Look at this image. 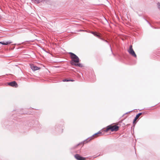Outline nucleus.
I'll use <instances>...</instances> for the list:
<instances>
[{
	"mask_svg": "<svg viewBox=\"0 0 160 160\" xmlns=\"http://www.w3.org/2000/svg\"><path fill=\"white\" fill-rule=\"evenodd\" d=\"M119 128V127L116 125H109L106 128L99 131L98 132L95 133L92 136L86 140V141H87L86 142H88L90 141L93 139L95 137L102 135L104 134V132H107L109 130H111L112 132H116L118 130Z\"/></svg>",
	"mask_w": 160,
	"mask_h": 160,
	"instance_id": "nucleus-1",
	"label": "nucleus"
},
{
	"mask_svg": "<svg viewBox=\"0 0 160 160\" xmlns=\"http://www.w3.org/2000/svg\"><path fill=\"white\" fill-rule=\"evenodd\" d=\"M68 54L70 55V57L71 59L70 61V63L71 65L72 62L75 63V62L78 63L79 62V59L76 55L72 52H69Z\"/></svg>",
	"mask_w": 160,
	"mask_h": 160,
	"instance_id": "nucleus-2",
	"label": "nucleus"
},
{
	"mask_svg": "<svg viewBox=\"0 0 160 160\" xmlns=\"http://www.w3.org/2000/svg\"><path fill=\"white\" fill-rule=\"evenodd\" d=\"M128 51L129 53L133 57L135 58L137 57V55L132 49V45L130 46L129 49L128 50Z\"/></svg>",
	"mask_w": 160,
	"mask_h": 160,
	"instance_id": "nucleus-3",
	"label": "nucleus"
},
{
	"mask_svg": "<svg viewBox=\"0 0 160 160\" xmlns=\"http://www.w3.org/2000/svg\"><path fill=\"white\" fill-rule=\"evenodd\" d=\"M8 85L11 86L15 88H17L18 86L17 83L15 81H13L12 82L8 83Z\"/></svg>",
	"mask_w": 160,
	"mask_h": 160,
	"instance_id": "nucleus-4",
	"label": "nucleus"
},
{
	"mask_svg": "<svg viewBox=\"0 0 160 160\" xmlns=\"http://www.w3.org/2000/svg\"><path fill=\"white\" fill-rule=\"evenodd\" d=\"M74 157L78 160H85L86 158L80 156L78 154H76L74 155Z\"/></svg>",
	"mask_w": 160,
	"mask_h": 160,
	"instance_id": "nucleus-5",
	"label": "nucleus"
},
{
	"mask_svg": "<svg viewBox=\"0 0 160 160\" xmlns=\"http://www.w3.org/2000/svg\"><path fill=\"white\" fill-rule=\"evenodd\" d=\"M91 33L94 36L97 37L98 38H99L101 40H103L100 36L98 34V33L97 32H92Z\"/></svg>",
	"mask_w": 160,
	"mask_h": 160,
	"instance_id": "nucleus-6",
	"label": "nucleus"
},
{
	"mask_svg": "<svg viewBox=\"0 0 160 160\" xmlns=\"http://www.w3.org/2000/svg\"><path fill=\"white\" fill-rule=\"evenodd\" d=\"M72 65H74L76 66H78L79 67L82 68L83 67V65L81 63H73V62H72L71 63Z\"/></svg>",
	"mask_w": 160,
	"mask_h": 160,
	"instance_id": "nucleus-7",
	"label": "nucleus"
},
{
	"mask_svg": "<svg viewBox=\"0 0 160 160\" xmlns=\"http://www.w3.org/2000/svg\"><path fill=\"white\" fill-rule=\"evenodd\" d=\"M31 68L32 69V70L33 71L38 70L40 69V68L37 67L33 65H32L31 66Z\"/></svg>",
	"mask_w": 160,
	"mask_h": 160,
	"instance_id": "nucleus-8",
	"label": "nucleus"
},
{
	"mask_svg": "<svg viewBox=\"0 0 160 160\" xmlns=\"http://www.w3.org/2000/svg\"><path fill=\"white\" fill-rule=\"evenodd\" d=\"M142 114V112H140V113H138V114H137L136 115V117H135V118L133 120V124H134V123L139 118V116Z\"/></svg>",
	"mask_w": 160,
	"mask_h": 160,
	"instance_id": "nucleus-9",
	"label": "nucleus"
},
{
	"mask_svg": "<svg viewBox=\"0 0 160 160\" xmlns=\"http://www.w3.org/2000/svg\"><path fill=\"white\" fill-rule=\"evenodd\" d=\"M12 43V42L11 41H9L4 42H0V43L3 45H8V44H11Z\"/></svg>",
	"mask_w": 160,
	"mask_h": 160,
	"instance_id": "nucleus-10",
	"label": "nucleus"
},
{
	"mask_svg": "<svg viewBox=\"0 0 160 160\" xmlns=\"http://www.w3.org/2000/svg\"><path fill=\"white\" fill-rule=\"evenodd\" d=\"M86 142V141H84V142H83V143L81 142V143H79L77 145L74 146V148H76L77 147H78V146H79L80 145H82L83 146V145Z\"/></svg>",
	"mask_w": 160,
	"mask_h": 160,
	"instance_id": "nucleus-11",
	"label": "nucleus"
},
{
	"mask_svg": "<svg viewBox=\"0 0 160 160\" xmlns=\"http://www.w3.org/2000/svg\"><path fill=\"white\" fill-rule=\"evenodd\" d=\"M74 80L72 79H65L63 80V82H69V81H72L73 82Z\"/></svg>",
	"mask_w": 160,
	"mask_h": 160,
	"instance_id": "nucleus-12",
	"label": "nucleus"
},
{
	"mask_svg": "<svg viewBox=\"0 0 160 160\" xmlns=\"http://www.w3.org/2000/svg\"><path fill=\"white\" fill-rule=\"evenodd\" d=\"M158 8L160 10V3L158 2L157 4Z\"/></svg>",
	"mask_w": 160,
	"mask_h": 160,
	"instance_id": "nucleus-13",
	"label": "nucleus"
},
{
	"mask_svg": "<svg viewBox=\"0 0 160 160\" xmlns=\"http://www.w3.org/2000/svg\"><path fill=\"white\" fill-rule=\"evenodd\" d=\"M44 1L46 2L47 3L49 2V0H44Z\"/></svg>",
	"mask_w": 160,
	"mask_h": 160,
	"instance_id": "nucleus-14",
	"label": "nucleus"
},
{
	"mask_svg": "<svg viewBox=\"0 0 160 160\" xmlns=\"http://www.w3.org/2000/svg\"><path fill=\"white\" fill-rule=\"evenodd\" d=\"M102 39L103 40H103V41H105V42H108L107 41V40H105V39H103V38H102Z\"/></svg>",
	"mask_w": 160,
	"mask_h": 160,
	"instance_id": "nucleus-15",
	"label": "nucleus"
}]
</instances>
